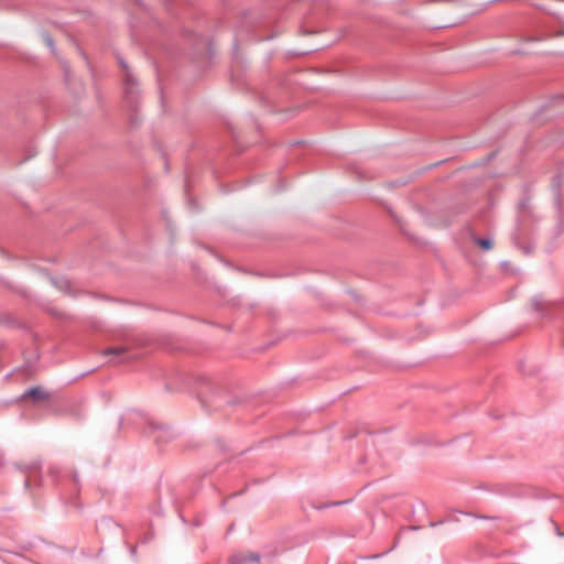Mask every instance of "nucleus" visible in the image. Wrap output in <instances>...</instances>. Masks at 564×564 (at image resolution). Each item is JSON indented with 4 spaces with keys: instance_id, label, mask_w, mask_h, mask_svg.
<instances>
[{
    "instance_id": "obj_1",
    "label": "nucleus",
    "mask_w": 564,
    "mask_h": 564,
    "mask_svg": "<svg viewBox=\"0 0 564 564\" xmlns=\"http://www.w3.org/2000/svg\"><path fill=\"white\" fill-rule=\"evenodd\" d=\"M23 397H30L34 400H41V399H45L46 398V394L45 392L39 388V387H35V388H31L29 389L24 394Z\"/></svg>"
},
{
    "instance_id": "obj_2",
    "label": "nucleus",
    "mask_w": 564,
    "mask_h": 564,
    "mask_svg": "<svg viewBox=\"0 0 564 564\" xmlns=\"http://www.w3.org/2000/svg\"><path fill=\"white\" fill-rule=\"evenodd\" d=\"M55 284L64 292H68L70 289L69 281L65 279H59L58 281H55Z\"/></svg>"
},
{
    "instance_id": "obj_3",
    "label": "nucleus",
    "mask_w": 564,
    "mask_h": 564,
    "mask_svg": "<svg viewBox=\"0 0 564 564\" xmlns=\"http://www.w3.org/2000/svg\"><path fill=\"white\" fill-rule=\"evenodd\" d=\"M476 241L485 250H489L492 247V242L490 239H477Z\"/></svg>"
},
{
    "instance_id": "obj_4",
    "label": "nucleus",
    "mask_w": 564,
    "mask_h": 564,
    "mask_svg": "<svg viewBox=\"0 0 564 564\" xmlns=\"http://www.w3.org/2000/svg\"><path fill=\"white\" fill-rule=\"evenodd\" d=\"M124 351V348L119 346V347H113V348H109L105 351L106 355H113V356H119L121 355L122 352Z\"/></svg>"
},
{
    "instance_id": "obj_5",
    "label": "nucleus",
    "mask_w": 564,
    "mask_h": 564,
    "mask_svg": "<svg viewBox=\"0 0 564 564\" xmlns=\"http://www.w3.org/2000/svg\"><path fill=\"white\" fill-rule=\"evenodd\" d=\"M245 561H253V562H258L259 561V555L258 554H250L249 557H242L240 560V562H245Z\"/></svg>"
},
{
    "instance_id": "obj_6",
    "label": "nucleus",
    "mask_w": 564,
    "mask_h": 564,
    "mask_svg": "<svg viewBox=\"0 0 564 564\" xmlns=\"http://www.w3.org/2000/svg\"><path fill=\"white\" fill-rule=\"evenodd\" d=\"M45 41H46V44H47L51 48H53V40H52L50 36H47V37L45 39Z\"/></svg>"
}]
</instances>
